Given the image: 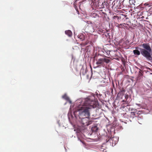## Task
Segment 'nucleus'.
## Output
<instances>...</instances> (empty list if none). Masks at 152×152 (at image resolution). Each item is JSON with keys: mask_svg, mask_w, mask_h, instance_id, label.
Returning a JSON list of instances; mask_svg holds the SVG:
<instances>
[{"mask_svg": "<svg viewBox=\"0 0 152 152\" xmlns=\"http://www.w3.org/2000/svg\"><path fill=\"white\" fill-rule=\"evenodd\" d=\"M129 95H128L126 94L125 95V99H126V100H125H125H123V102L126 101V100H127V99H128V98H129Z\"/></svg>", "mask_w": 152, "mask_h": 152, "instance_id": "nucleus-17", "label": "nucleus"}, {"mask_svg": "<svg viewBox=\"0 0 152 152\" xmlns=\"http://www.w3.org/2000/svg\"><path fill=\"white\" fill-rule=\"evenodd\" d=\"M115 1H113L112 3V5H113V6H114L115 5Z\"/></svg>", "mask_w": 152, "mask_h": 152, "instance_id": "nucleus-18", "label": "nucleus"}, {"mask_svg": "<svg viewBox=\"0 0 152 152\" xmlns=\"http://www.w3.org/2000/svg\"><path fill=\"white\" fill-rule=\"evenodd\" d=\"M80 118L81 119L80 121L82 125V126L84 127L91 124L93 121L91 120L89 117H83Z\"/></svg>", "mask_w": 152, "mask_h": 152, "instance_id": "nucleus-3", "label": "nucleus"}, {"mask_svg": "<svg viewBox=\"0 0 152 152\" xmlns=\"http://www.w3.org/2000/svg\"><path fill=\"white\" fill-rule=\"evenodd\" d=\"M130 0H124L123 1V3H125L126 2H128L129 3L128 4H127L126 5L128 6H129V5H130V4L129 3Z\"/></svg>", "mask_w": 152, "mask_h": 152, "instance_id": "nucleus-15", "label": "nucleus"}, {"mask_svg": "<svg viewBox=\"0 0 152 152\" xmlns=\"http://www.w3.org/2000/svg\"><path fill=\"white\" fill-rule=\"evenodd\" d=\"M62 97L63 98L69 101L70 103H71V101L70 99L69 98L68 96H67L66 94H65L63 96H62Z\"/></svg>", "mask_w": 152, "mask_h": 152, "instance_id": "nucleus-7", "label": "nucleus"}, {"mask_svg": "<svg viewBox=\"0 0 152 152\" xmlns=\"http://www.w3.org/2000/svg\"><path fill=\"white\" fill-rule=\"evenodd\" d=\"M141 46L143 48H140V52L138 50H135L133 51L134 54L135 55L139 56L141 53L147 60L152 63V56L151 55L152 50L149 44L144 43ZM135 48L137 49L139 48V47H136Z\"/></svg>", "mask_w": 152, "mask_h": 152, "instance_id": "nucleus-2", "label": "nucleus"}, {"mask_svg": "<svg viewBox=\"0 0 152 152\" xmlns=\"http://www.w3.org/2000/svg\"><path fill=\"white\" fill-rule=\"evenodd\" d=\"M91 71H92V68H91Z\"/></svg>", "mask_w": 152, "mask_h": 152, "instance_id": "nucleus-21", "label": "nucleus"}, {"mask_svg": "<svg viewBox=\"0 0 152 152\" xmlns=\"http://www.w3.org/2000/svg\"><path fill=\"white\" fill-rule=\"evenodd\" d=\"M125 90L124 89H122L118 93V94L121 96H123L125 94Z\"/></svg>", "mask_w": 152, "mask_h": 152, "instance_id": "nucleus-9", "label": "nucleus"}, {"mask_svg": "<svg viewBox=\"0 0 152 152\" xmlns=\"http://www.w3.org/2000/svg\"><path fill=\"white\" fill-rule=\"evenodd\" d=\"M65 33L69 37H71L72 36V32L70 30L66 31Z\"/></svg>", "mask_w": 152, "mask_h": 152, "instance_id": "nucleus-10", "label": "nucleus"}, {"mask_svg": "<svg viewBox=\"0 0 152 152\" xmlns=\"http://www.w3.org/2000/svg\"><path fill=\"white\" fill-rule=\"evenodd\" d=\"M142 72H141V71L140 70V71L139 72L138 75V77L140 79V77H142Z\"/></svg>", "mask_w": 152, "mask_h": 152, "instance_id": "nucleus-14", "label": "nucleus"}, {"mask_svg": "<svg viewBox=\"0 0 152 152\" xmlns=\"http://www.w3.org/2000/svg\"><path fill=\"white\" fill-rule=\"evenodd\" d=\"M88 42H86L85 43H82L81 44H80V45L82 46H84L87 45V44H88Z\"/></svg>", "mask_w": 152, "mask_h": 152, "instance_id": "nucleus-16", "label": "nucleus"}, {"mask_svg": "<svg viewBox=\"0 0 152 152\" xmlns=\"http://www.w3.org/2000/svg\"><path fill=\"white\" fill-rule=\"evenodd\" d=\"M99 0H93V5L96 7L99 6Z\"/></svg>", "mask_w": 152, "mask_h": 152, "instance_id": "nucleus-6", "label": "nucleus"}, {"mask_svg": "<svg viewBox=\"0 0 152 152\" xmlns=\"http://www.w3.org/2000/svg\"><path fill=\"white\" fill-rule=\"evenodd\" d=\"M101 84L103 86H106L109 84L108 82L106 81V79H105L101 81Z\"/></svg>", "mask_w": 152, "mask_h": 152, "instance_id": "nucleus-4", "label": "nucleus"}, {"mask_svg": "<svg viewBox=\"0 0 152 152\" xmlns=\"http://www.w3.org/2000/svg\"><path fill=\"white\" fill-rule=\"evenodd\" d=\"M78 37L80 40L82 41L85 39V36L84 35L82 34L79 35L77 36Z\"/></svg>", "mask_w": 152, "mask_h": 152, "instance_id": "nucleus-8", "label": "nucleus"}, {"mask_svg": "<svg viewBox=\"0 0 152 152\" xmlns=\"http://www.w3.org/2000/svg\"><path fill=\"white\" fill-rule=\"evenodd\" d=\"M103 63V58H101L98 59L96 63V64L97 65H102Z\"/></svg>", "mask_w": 152, "mask_h": 152, "instance_id": "nucleus-5", "label": "nucleus"}, {"mask_svg": "<svg viewBox=\"0 0 152 152\" xmlns=\"http://www.w3.org/2000/svg\"><path fill=\"white\" fill-rule=\"evenodd\" d=\"M145 5H148V4H147L146 3H145Z\"/></svg>", "mask_w": 152, "mask_h": 152, "instance_id": "nucleus-19", "label": "nucleus"}, {"mask_svg": "<svg viewBox=\"0 0 152 152\" xmlns=\"http://www.w3.org/2000/svg\"><path fill=\"white\" fill-rule=\"evenodd\" d=\"M103 59L104 62H105L106 63H108L110 61V60L107 58H103Z\"/></svg>", "mask_w": 152, "mask_h": 152, "instance_id": "nucleus-13", "label": "nucleus"}, {"mask_svg": "<svg viewBox=\"0 0 152 152\" xmlns=\"http://www.w3.org/2000/svg\"><path fill=\"white\" fill-rule=\"evenodd\" d=\"M136 114H137V113L136 112H131L130 114V117L132 118H134V117H135Z\"/></svg>", "mask_w": 152, "mask_h": 152, "instance_id": "nucleus-12", "label": "nucleus"}, {"mask_svg": "<svg viewBox=\"0 0 152 152\" xmlns=\"http://www.w3.org/2000/svg\"><path fill=\"white\" fill-rule=\"evenodd\" d=\"M76 1H75L74 2V4H75V3H76Z\"/></svg>", "mask_w": 152, "mask_h": 152, "instance_id": "nucleus-20", "label": "nucleus"}, {"mask_svg": "<svg viewBox=\"0 0 152 152\" xmlns=\"http://www.w3.org/2000/svg\"><path fill=\"white\" fill-rule=\"evenodd\" d=\"M98 129L96 126H95L92 127L91 130L92 132H96L98 130Z\"/></svg>", "mask_w": 152, "mask_h": 152, "instance_id": "nucleus-11", "label": "nucleus"}, {"mask_svg": "<svg viewBox=\"0 0 152 152\" xmlns=\"http://www.w3.org/2000/svg\"><path fill=\"white\" fill-rule=\"evenodd\" d=\"M92 98L93 97H88L85 99L76 108L75 112H79L80 118L89 117L91 110L96 107V102Z\"/></svg>", "mask_w": 152, "mask_h": 152, "instance_id": "nucleus-1", "label": "nucleus"}]
</instances>
